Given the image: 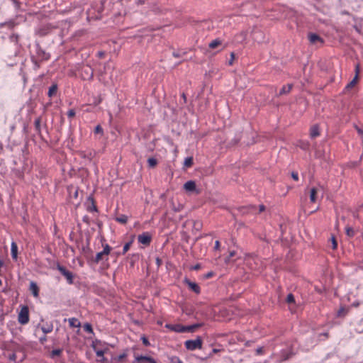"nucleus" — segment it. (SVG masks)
Segmentation results:
<instances>
[{
  "instance_id": "obj_2",
  "label": "nucleus",
  "mask_w": 363,
  "mask_h": 363,
  "mask_svg": "<svg viewBox=\"0 0 363 363\" xmlns=\"http://www.w3.org/2000/svg\"><path fill=\"white\" fill-rule=\"evenodd\" d=\"M108 344L106 342H102L100 340L96 339L92 342L91 347L96 352V356H102V354H106L112 357L114 355L113 352H111L108 347Z\"/></svg>"
},
{
  "instance_id": "obj_56",
  "label": "nucleus",
  "mask_w": 363,
  "mask_h": 363,
  "mask_svg": "<svg viewBox=\"0 0 363 363\" xmlns=\"http://www.w3.org/2000/svg\"><path fill=\"white\" fill-rule=\"evenodd\" d=\"M94 133L96 134H103V128L100 125H98L95 127Z\"/></svg>"
},
{
  "instance_id": "obj_20",
  "label": "nucleus",
  "mask_w": 363,
  "mask_h": 363,
  "mask_svg": "<svg viewBox=\"0 0 363 363\" xmlns=\"http://www.w3.org/2000/svg\"><path fill=\"white\" fill-rule=\"evenodd\" d=\"M85 237L84 233L82 232L81 228H78V233L77 235L75 243L77 247L80 249V247L84 245V238Z\"/></svg>"
},
{
  "instance_id": "obj_5",
  "label": "nucleus",
  "mask_w": 363,
  "mask_h": 363,
  "mask_svg": "<svg viewBox=\"0 0 363 363\" xmlns=\"http://www.w3.org/2000/svg\"><path fill=\"white\" fill-rule=\"evenodd\" d=\"M20 311L18 313V322L22 325H25L28 324L30 321V312L29 307L28 305H20Z\"/></svg>"
},
{
  "instance_id": "obj_31",
  "label": "nucleus",
  "mask_w": 363,
  "mask_h": 363,
  "mask_svg": "<svg viewBox=\"0 0 363 363\" xmlns=\"http://www.w3.org/2000/svg\"><path fill=\"white\" fill-rule=\"evenodd\" d=\"M310 135L312 138L320 135V130L318 125H313L310 129Z\"/></svg>"
},
{
  "instance_id": "obj_43",
  "label": "nucleus",
  "mask_w": 363,
  "mask_h": 363,
  "mask_svg": "<svg viewBox=\"0 0 363 363\" xmlns=\"http://www.w3.org/2000/svg\"><path fill=\"white\" fill-rule=\"evenodd\" d=\"M16 26V23L13 20H10L6 22L1 23H0V28H3L4 26H7L9 28H13Z\"/></svg>"
},
{
  "instance_id": "obj_49",
  "label": "nucleus",
  "mask_w": 363,
  "mask_h": 363,
  "mask_svg": "<svg viewBox=\"0 0 363 363\" xmlns=\"http://www.w3.org/2000/svg\"><path fill=\"white\" fill-rule=\"evenodd\" d=\"M180 233L182 240L188 243L190 239V236L188 235V233L184 230H182Z\"/></svg>"
},
{
  "instance_id": "obj_57",
  "label": "nucleus",
  "mask_w": 363,
  "mask_h": 363,
  "mask_svg": "<svg viewBox=\"0 0 363 363\" xmlns=\"http://www.w3.org/2000/svg\"><path fill=\"white\" fill-rule=\"evenodd\" d=\"M155 262H156V264H157V269L162 266L163 262H162V259L161 258H160L159 257H157L155 258Z\"/></svg>"
},
{
  "instance_id": "obj_53",
  "label": "nucleus",
  "mask_w": 363,
  "mask_h": 363,
  "mask_svg": "<svg viewBox=\"0 0 363 363\" xmlns=\"http://www.w3.org/2000/svg\"><path fill=\"white\" fill-rule=\"evenodd\" d=\"M84 235L86 239V244L84 245H90L91 236L88 230L84 232Z\"/></svg>"
},
{
  "instance_id": "obj_6",
  "label": "nucleus",
  "mask_w": 363,
  "mask_h": 363,
  "mask_svg": "<svg viewBox=\"0 0 363 363\" xmlns=\"http://www.w3.org/2000/svg\"><path fill=\"white\" fill-rule=\"evenodd\" d=\"M56 269L66 279L69 284H74V279L77 277L75 274L67 269L66 267L60 264L59 262H56Z\"/></svg>"
},
{
  "instance_id": "obj_38",
  "label": "nucleus",
  "mask_w": 363,
  "mask_h": 363,
  "mask_svg": "<svg viewBox=\"0 0 363 363\" xmlns=\"http://www.w3.org/2000/svg\"><path fill=\"white\" fill-rule=\"evenodd\" d=\"M96 362L99 363H112L111 357L108 358L106 357L105 354H102V356H96Z\"/></svg>"
},
{
  "instance_id": "obj_44",
  "label": "nucleus",
  "mask_w": 363,
  "mask_h": 363,
  "mask_svg": "<svg viewBox=\"0 0 363 363\" xmlns=\"http://www.w3.org/2000/svg\"><path fill=\"white\" fill-rule=\"evenodd\" d=\"M84 330L87 333H94L92 325L89 323H86L83 325Z\"/></svg>"
},
{
  "instance_id": "obj_47",
  "label": "nucleus",
  "mask_w": 363,
  "mask_h": 363,
  "mask_svg": "<svg viewBox=\"0 0 363 363\" xmlns=\"http://www.w3.org/2000/svg\"><path fill=\"white\" fill-rule=\"evenodd\" d=\"M194 164V160L192 157H186L184 162V167L185 168L191 167Z\"/></svg>"
},
{
  "instance_id": "obj_45",
  "label": "nucleus",
  "mask_w": 363,
  "mask_h": 363,
  "mask_svg": "<svg viewBox=\"0 0 363 363\" xmlns=\"http://www.w3.org/2000/svg\"><path fill=\"white\" fill-rule=\"evenodd\" d=\"M222 43V41L219 39H216V40H213V41H211L210 43H209V48H211V49H215L217 47H218L219 45H220Z\"/></svg>"
},
{
  "instance_id": "obj_7",
  "label": "nucleus",
  "mask_w": 363,
  "mask_h": 363,
  "mask_svg": "<svg viewBox=\"0 0 363 363\" xmlns=\"http://www.w3.org/2000/svg\"><path fill=\"white\" fill-rule=\"evenodd\" d=\"M203 340L201 336H196L195 340H187L184 345L185 348L189 351L200 350L202 348Z\"/></svg>"
},
{
  "instance_id": "obj_26",
  "label": "nucleus",
  "mask_w": 363,
  "mask_h": 363,
  "mask_svg": "<svg viewBox=\"0 0 363 363\" xmlns=\"http://www.w3.org/2000/svg\"><path fill=\"white\" fill-rule=\"evenodd\" d=\"M40 329L44 334L50 333L53 330V324L52 322H46L40 327Z\"/></svg>"
},
{
  "instance_id": "obj_40",
  "label": "nucleus",
  "mask_w": 363,
  "mask_h": 363,
  "mask_svg": "<svg viewBox=\"0 0 363 363\" xmlns=\"http://www.w3.org/2000/svg\"><path fill=\"white\" fill-rule=\"evenodd\" d=\"M359 228H345V233L349 238L354 237L358 232Z\"/></svg>"
},
{
  "instance_id": "obj_23",
  "label": "nucleus",
  "mask_w": 363,
  "mask_h": 363,
  "mask_svg": "<svg viewBox=\"0 0 363 363\" xmlns=\"http://www.w3.org/2000/svg\"><path fill=\"white\" fill-rule=\"evenodd\" d=\"M237 252L235 250H232L229 252L228 255L224 257V262L226 264H229L231 262H235L237 259H234V257L236 256Z\"/></svg>"
},
{
  "instance_id": "obj_9",
  "label": "nucleus",
  "mask_w": 363,
  "mask_h": 363,
  "mask_svg": "<svg viewBox=\"0 0 363 363\" xmlns=\"http://www.w3.org/2000/svg\"><path fill=\"white\" fill-rule=\"evenodd\" d=\"M183 282L185 285L187 286L189 291L195 293L197 295L201 294V287L196 282L191 281L187 277H184Z\"/></svg>"
},
{
  "instance_id": "obj_28",
  "label": "nucleus",
  "mask_w": 363,
  "mask_h": 363,
  "mask_svg": "<svg viewBox=\"0 0 363 363\" xmlns=\"http://www.w3.org/2000/svg\"><path fill=\"white\" fill-rule=\"evenodd\" d=\"M308 40L311 43H315L317 42H320L321 43H323V40L315 33H309L308 34Z\"/></svg>"
},
{
  "instance_id": "obj_16",
  "label": "nucleus",
  "mask_w": 363,
  "mask_h": 363,
  "mask_svg": "<svg viewBox=\"0 0 363 363\" xmlns=\"http://www.w3.org/2000/svg\"><path fill=\"white\" fill-rule=\"evenodd\" d=\"M166 328H168L171 331L179 333H184V325L180 323L177 324H170L167 323L165 325Z\"/></svg>"
},
{
  "instance_id": "obj_13",
  "label": "nucleus",
  "mask_w": 363,
  "mask_h": 363,
  "mask_svg": "<svg viewBox=\"0 0 363 363\" xmlns=\"http://www.w3.org/2000/svg\"><path fill=\"white\" fill-rule=\"evenodd\" d=\"M67 192H68V198L70 202H73L74 200H77L79 196V189L77 187L74 186L73 185H69L67 186Z\"/></svg>"
},
{
  "instance_id": "obj_52",
  "label": "nucleus",
  "mask_w": 363,
  "mask_h": 363,
  "mask_svg": "<svg viewBox=\"0 0 363 363\" xmlns=\"http://www.w3.org/2000/svg\"><path fill=\"white\" fill-rule=\"evenodd\" d=\"M215 274H216V273L214 272L210 271L208 273H206V274L203 275V279H208L212 278L213 277H214Z\"/></svg>"
},
{
  "instance_id": "obj_18",
  "label": "nucleus",
  "mask_w": 363,
  "mask_h": 363,
  "mask_svg": "<svg viewBox=\"0 0 363 363\" xmlns=\"http://www.w3.org/2000/svg\"><path fill=\"white\" fill-rule=\"evenodd\" d=\"M29 291L35 298H38L40 294V288L37 283L31 281L29 284Z\"/></svg>"
},
{
  "instance_id": "obj_61",
  "label": "nucleus",
  "mask_w": 363,
  "mask_h": 363,
  "mask_svg": "<svg viewBox=\"0 0 363 363\" xmlns=\"http://www.w3.org/2000/svg\"><path fill=\"white\" fill-rule=\"evenodd\" d=\"M9 361L15 362L16 360V354L15 352L10 354L8 357Z\"/></svg>"
},
{
  "instance_id": "obj_25",
  "label": "nucleus",
  "mask_w": 363,
  "mask_h": 363,
  "mask_svg": "<svg viewBox=\"0 0 363 363\" xmlns=\"http://www.w3.org/2000/svg\"><path fill=\"white\" fill-rule=\"evenodd\" d=\"M18 245L15 242H12L11 245V257L14 261L18 259Z\"/></svg>"
},
{
  "instance_id": "obj_21",
  "label": "nucleus",
  "mask_w": 363,
  "mask_h": 363,
  "mask_svg": "<svg viewBox=\"0 0 363 363\" xmlns=\"http://www.w3.org/2000/svg\"><path fill=\"white\" fill-rule=\"evenodd\" d=\"M358 80H359V79H357V77H354L353 79L345 86V87L344 88V89L342 91V94H349L350 90L352 88H354L356 86V84H357Z\"/></svg>"
},
{
  "instance_id": "obj_41",
  "label": "nucleus",
  "mask_w": 363,
  "mask_h": 363,
  "mask_svg": "<svg viewBox=\"0 0 363 363\" xmlns=\"http://www.w3.org/2000/svg\"><path fill=\"white\" fill-rule=\"evenodd\" d=\"M116 220L121 225H125L128 220V216L125 215H120L116 218Z\"/></svg>"
},
{
  "instance_id": "obj_1",
  "label": "nucleus",
  "mask_w": 363,
  "mask_h": 363,
  "mask_svg": "<svg viewBox=\"0 0 363 363\" xmlns=\"http://www.w3.org/2000/svg\"><path fill=\"white\" fill-rule=\"evenodd\" d=\"M273 229L279 233V237L277 238L276 237L271 236L269 234L267 235L264 233V237L259 235V240L265 241L267 243H269L272 241L277 242L279 240H281L284 245H289L295 240V235L291 232L292 228Z\"/></svg>"
},
{
  "instance_id": "obj_58",
  "label": "nucleus",
  "mask_w": 363,
  "mask_h": 363,
  "mask_svg": "<svg viewBox=\"0 0 363 363\" xmlns=\"http://www.w3.org/2000/svg\"><path fill=\"white\" fill-rule=\"evenodd\" d=\"M34 124H35V129L37 130L40 131V118H37L35 121Z\"/></svg>"
},
{
  "instance_id": "obj_27",
  "label": "nucleus",
  "mask_w": 363,
  "mask_h": 363,
  "mask_svg": "<svg viewBox=\"0 0 363 363\" xmlns=\"http://www.w3.org/2000/svg\"><path fill=\"white\" fill-rule=\"evenodd\" d=\"M196 186L194 181H188L184 184V189L189 192H192L196 190Z\"/></svg>"
},
{
  "instance_id": "obj_4",
  "label": "nucleus",
  "mask_w": 363,
  "mask_h": 363,
  "mask_svg": "<svg viewBox=\"0 0 363 363\" xmlns=\"http://www.w3.org/2000/svg\"><path fill=\"white\" fill-rule=\"evenodd\" d=\"M131 349L134 356L133 363H158L157 360L150 355L138 354L135 352L138 350L137 346H133Z\"/></svg>"
},
{
  "instance_id": "obj_24",
  "label": "nucleus",
  "mask_w": 363,
  "mask_h": 363,
  "mask_svg": "<svg viewBox=\"0 0 363 363\" xmlns=\"http://www.w3.org/2000/svg\"><path fill=\"white\" fill-rule=\"evenodd\" d=\"M295 355V352L292 350H283L281 352V358L283 361L291 359Z\"/></svg>"
},
{
  "instance_id": "obj_46",
  "label": "nucleus",
  "mask_w": 363,
  "mask_h": 363,
  "mask_svg": "<svg viewBox=\"0 0 363 363\" xmlns=\"http://www.w3.org/2000/svg\"><path fill=\"white\" fill-rule=\"evenodd\" d=\"M169 363H184L177 356H168Z\"/></svg>"
},
{
  "instance_id": "obj_10",
  "label": "nucleus",
  "mask_w": 363,
  "mask_h": 363,
  "mask_svg": "<svg viewBox=\"0 0 363 363\" xmlns=\"http://www.w3.org/2000/svg\"><path fill=\"white\" fill-rule=\"evenodd\" d=\"M152 240V235L150 232H143L138 237V241L139 243L149 246Z\"/></svg>"
},
{
  "instance_id": "obj_62",
  "label": "nucleus",
  "mask_w": 363,
  "mask_h": 363,
  "mask_svg": "<svg viewBox=\"0 0 363 363\" xmlns=\"http://www.w3.org/2000/svg\"><path fill=\"white\" fill-rule=\"evenodd\" d=\"M32 62L34 64V69L35 70L38 69L40 67V62L38 60H34V59H32Z\"/></svg>"
},
{
  "instance_id": "obj_55",
  "label": "nucleus",
  "mask_w": 363,
  "mask_h": 363,
  "mask_svg": "<svg viewBox=\"0 0 363 363\" xmlns=\"http://www.w3.org/2000/svg\"><path fill=\"white\" fill-rule=\"evenodd\" d=\"M77 233L78 230L77 232L71 231L69 233V240L75 242Z\"/></svg>"
},
{
  "instance_id": "obj_39",
  "label": "nucleus",
  "mask_w": 363,
  "mask_h": 363,
  "mask_svg": "<svg viewBox=\"0 0 363 363\" xmlns=\"http://www.w3.org/2000/svg\"><path fill=\"white\" fill-rule=\"evenodd\" d=\"M317 193L318 190L316 188L313 187L310 191V200L312 203H315L317 200Z\"/></svg>"
},
{
  "instance_id": "obj_54",
  "label": "nucleus",
  "mask_w": 363,
  "mask_h": 363,
  "mask_svg": "<svg viewBox=\"0 0 363 363\" xmlns=\"http://www.w3.org/2000/svg\"><path fill=\"white\" fill-rule=\"evenodd\" d=\"M264 353V347H259L255 350V354L256 355H262Z\"/></svg>"
},
{
  "instance_id": "obj_48",
  "label": "nucleus",
  "mask_w": 363,
  "mask_h": 363,
  "mask_svg": "<svg viewBox=\"0 0 363 363\" xmlns=\"http://www.w3.org/2000/svg\"><path fill=\"white\" fill-rule=\"evenodd\" d=\"M253 233L257 236V238L259 239V235L264 237V234L266 233L267 235L269 234L272 237H276L277 238L279 237V233L276 232V235H274L273 234V232L272 230H269L268 233H267L266 231L262 233H257L253 231Z\"/></svg>"
},
{
  "instance_id": "obj_50",
  "label": "nucleus",
  "mask_w": 363,
  "mask_h": 363,
  "mask_svg": "<svg viewBox=\"0 0 363 363\" xmlns=\"http://www.w3.org/2000/svg\"><path fill=\"white\" fill-rule=\"evenodd\" d=\"M142 343L144 346L148 347L150 345V342L149 341L148 337L145 335H143L140 337Z\"/></svg>"
},
{
  "instance_id": "obj_29",
  "label": "nucleus",
  "mask_w": 363,
  "mask_h": 363,
  "mask_svg": "<svg viewBox=\"0 0 363 363\" xmlns=\"http://www.w3.org/2000/svg\"><path fill=\"white\" fill-rule=\"evenodd\" d=\"M101 242L103 246V250L101 251L106 257H108L109 255H111L112 247L109 246L108 244H104V241H105V238L104 237L101 238Z\"/></svg>"
},
{
  "instance_id": "obj_17",
  "label": "nucleus",
  "mask_w": 363,
  "mask_h": 363,
  "mask_svg": "<svg viewBox=\"0 0 363 363\" xmlns=\"http://www.w3.org/2000/svg\"><path fill=\"white\" fill-rule=\"evenodd\" d=\"M203 325V323H197L192 325H184V333H194L198 328L202 327Z\"/></svg>"
},
{
  "instance_id": "obj_42",
  "label": "nucleus",
  "mask_w": 363,
  "mask_h": 363,
  "mask_svg": "<svg viewBox=\"0 0 363 363\" xmlns=\"http://www.w3.org/2000/svg\"><path fill=\"white\" fill-rule=\"evenodd\" d=\"M57 91V85L56 84H52L48 90V96L52 97V96L55 95Z\"/></svg>"
},
{
  "instance_id": "obj_32",
  "label": "nucleus",
  "mask_w": 363,
  "mask_h": 363,
  "mask_svg": "<svg viewBox=\"0 0 363 363\" xmlns=\"http://www.w3.org/2000/svg\"><path fill=\"white\" fill-rule=\"evenodd\" d=\"M220 351H224V350L223 349L220 350V349L213 348L211 350V352L207 356H205L203 357H197V358L200 359L201 361H206L208 359L212 357L214 354H217V353L220 352Z\"/></svg>"
},
{
  "instance_id": "obj_22",
  "label": "nucleus",
  "mask_w": 363,
  "mask_h": 363,
  "mask_svg": "<svg viewBox=\"0 0 363 363\" xmlns=\"http://www.w3.org/2000/svg\"><path fill=\"white\" fill-rule=\"evenodd\" d=\"M86 210L89 212H96L97 211L96 206L95 204V201L93 197L89 196L87 199L86 202Z\"/></svg>"
},
{
  "instance_id": "obj_19",
  "label": "nucleus",
  "mask_w": 363,
  "mask_h": 363,
  "mask_svg": "<svg viewBox=\"0 0 363 363\" xmlns=\"http://www.w3.org/2000/svg\"><path fill=\"white\" fill-rule=\"evenodd\" d=\"M140 259V254L139 253H133L128 255L127 257V259L129 262L130 267L133 268L135 267V264L137 262H138Z\"/></svg>"
},
{
  "instance_id": "obj_33",
  "label": "nucleus",
  "mask_w": 363,
  "mask_h": 363,
  "mask_svg": "<svg viewBox=\"0 0 363 363\" xmlns=\"http://www.w3.org/2000/svg\"><path fill=\"white\" fill-rule=\"evenodd\" d=\"M62 351H63V350L61 348L53 349L50 352V357L52 359H55L56 357H61V355L62 354Z\"/></svg>"
},
{
  "instance_id": "obj_59",
  "label": "nucleus",
  "mask_w": 363,
  "mask_h": 363,
  "mask_svg": "<svg viewBox=\"0 0 363 363\" xmlns=\"http://www.w3.org/2000/svg\"><path fill=\"white\" fill-rule=\"evenodd\" d=\"M354 72H355L354 77H357V79H359V72H360V67H359V64L356 65L355 68H354Z\"/></svg>"
},
{
  "instance_id": "obj_3",
  "label": "nucleus",
  "mask_w": 363,
  "mask_h": 363,
  "mask_svg": "<svg viewBox=\"0 0 363 363\" xmlns=\"http://www.w3.org/2000/svg\"><path fill=\"white\" fill-rule=\"evenodd\" d=\"M100 262L101 263L102 265V269H106L109 267L108 257H106L104 253H102L101 251L97 252L95 256L93 255L89 265L92 266L94 264H97Z\"/></svg>"
},
{
  "instance_id": "obj_36",
  "label": "nucleus",
  "mask_w": 363,
  "mask_h": 363,
  "mask_svg": "<svg viewBox=\"0 0 363 363\" xmlns=\"http://www.w3.org/2000/svg\"><path fill=\"white\" fill-rule=\"evenodd\" d=\"M329 242L331 243V248L335 250H337L338 244H337V240L336 238V236L334 234H331V236L329 239Z\"/></svg>"
},
{
  "instance_id": "obj_11",
  "label": "nucleus",
  "mask_w": 363,
  "mask_h": 363,
  "mask_svg": "<svg viewBox=\"0 0 363 363\" xmlns=\"http://www.w3.org/2000/svg\"><path fill=\"white\" fill-rule=\"evenodd\" d=\"M286 303L289 304V309L291 313L296 312L297 305L296 303L295 296L292 293H289L285 299Z\"/></svg>"
},
{
  "instance_id": "obj_34",
  "label": "nucleus",
  "mask_w": 363,
  "mask_h": 363,
  "mask_svg": "<svg viewBox=\"0 0 363 363\" xmlns=\"http://www.w3.org/2000/svg\"><path fill=\"white\" fill-rule=\"evenodd\" d=\"M69 325L70 328H79L81 326V323L76 318H71L68 319Z\"/></svg>"
},
{
  "instance_id": "obj_15",
  "label": "nucleus",
  "mask_w": 363,
  "mask_h": 363,
  "mask_svg": "<svg viewBox=\"0 0 363 363\" xmlns=\"http://www.w3.org/2000/svg\"><path fill=\"white\" fill-rule=\"evenodd\" d=\"M350 309L351 306H341L340 308L336 312L335 317L337 318H345L350 313Z\"/></svg>"
},
{
  "instance_id": "obj_14",
  "label": "nucleus",
  "mask_w": 363,
  "mask_h": 363,
  "mask_svg": "<svg viewBox=\"0 0 363 363\" xmlns=\"http://www.w3.org/2000/svg\"><path fill=\"white\" fill-rule=\"evenodd\" d=\"M128 349L126 348L125 350H123L122 354H121L118 356L112 355V357H111L112 363H116V362L125 363L126 362L127 357H128Z\"/></svg>"
},
{
  "instance_id": "obj_51",
  "label": "nucleus",
  "mask_w": 363,
  "mask_h": 363,
  "mask_svg": "<svg viewBox=\"0 0 363 363\" xmlns=\"http://www.w3.org/2000/svg\"><path fill=\"white\" fill-rule=\"evenodd\" d=\"M147 164L150 167L153 168L157 165V161L156 159L150 157L147 160Z\"/></svg>"
},
{
  "instance_id": "obj_60",
  "label": "nucleus",
  "mask_w": 363,
  "mask_h": 363,
  "mask_svg": "<svg viewBox=\"0 0 363 363\" xmlns=\"http://www.w3.org/2000/svg\"><path fill=\"white\" fill-rule=\"evenodd\" d=\"M201 268V264L200 263H197L195 265H193L190 267L191 270L198 271Z\"/></svg>"
},
{
  "instance_id": "obj_64",
  "label": "nucleus",
  "mask_w": 363,
  "mask_h": 363,
  "mask_svg": "<svg viewBox=\"0 0 363 363\" xmlns=\"http://www.w3.org/2000/svg\"><path fill=\"white\" fill-rule=\"evenodd\" d=\"M47 341L46 334H44L42 337L39 338V342L40 344L43 345Z\"/></svg>"
},
{
  "instance_id": "obj_12",
  "label": "nucleus",
  "mask_w": 363,
  "mask_h": 363,
  "mask_svg": "<svg viewBox=\"0 0 363 363\" xmlns=\"http://www.w3.org/2000/svg\"><path fill=\"white\" fill-rule=\"evenodd\" d=\"M81 253L84 255L88 264L90 263V261L94 255L93 250L91 249L89 245H82L80 247Z\"/></svg>"
},
{
  "instance_id": "obj_37",
  "label": "nucleus",
  "mask_w": 363,
  "mask_h": 363,
  "mask_svg": "<svg viewBox=\"0 0 363 363\" xmlns=\"http://www.w3.org/2000/svg\"><path fill=\"white\" fill-rule=\"evenodd\" d=\"M37 53L38 57L41 58L42 61H47L50 59V55L48 53H46L43 50L40 48L38 50Z\"/></svg>"
},
{
  "instance_id": "obj_30",
  "label": "nucleus",
  "mask_w": 363,
  "mask_h": 363,
  "mask_svg": "<svg viewBox=\"0 0 363 363\" xmlns=\"http://www.w3.org/2000/svg\"><path fill=\"white\" fill-rule=\"evenodd\" d=\"M134 239H135V235H131L130 240L128 242H125V245H123V250L121 251V254L125 255L130 250V248L134 241Z\"/></svg>"
},
{
  "instance_id": "obj_8",
  "label": "nucleus",
  "mask_w": 363,
  "mask_h": 363,
  "mask_svg": "<svg viewBox=\"0 0 363 363\" xmlns=\"http://www.w3.org/2000/svg\"><path fill=\"white\" fill-rule=\"evenodd\" d=\"M81 77L84 80H91L94 77L93 68L88 65H83L81 68Z\"/></svg>"
},
{
  "instance_id": "obj_63",
  "label": "nucleus",
  "mask_w": 363,
  "mask_h": 363,
  "mask_svg": "<svg viewBox=\"0 0 363 363\" xmlns=\"http://www.w3.org/2000/svg\"><path fill=\"white\" fill-rule=\"evenodd\" d=\"M68 118H73L75 116V111L74 109H69L67 113Z\"/></svg>"
},
{
  "instance_id": "obj_35",
  "label": "nucleus",
  "mask_w": 363,
  "mask_h": 363,
  "mask_svg": "<svg viewBox=\"0 0 363 363\" xmlns=\"http://www.w3.org/2000/svg\"><path fill=\"white\" fill-rule=\"evenodd\" d=\"M291 89H292V84H291L283 86L282 88L279 91V96L289 94L291 91Z\"/></svg>"
}]
</instances>
